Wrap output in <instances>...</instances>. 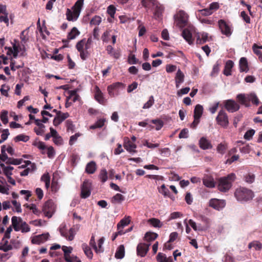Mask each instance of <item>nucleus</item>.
<instances>
[{"instance_id":"1","label":"nucleus","mask_w":262,"mask_h":262,"mask_svg":"<svg viewBox=\"0 0 262 262\" xmlns=\"http://www.w3.org/2000/svg\"><path fill=\"white\" fill-rule=\"evenodd\" d=\"M236 178L234 173H231L227 176L223 177L218 180V189L221 191L226 192L228 191L232 186V183Z\"/></svg>"},{"instance_id":"2","label":"nucleus","mask_w":262,"mask_h":262,"mask_svg":"<svg viewBox=\"0 0 262 262\" xmlns=\"http://www.w3.org/2000/svg\"><path fill=\"white\" fill-rule=\"evenodd\" d=\"M236 99L239 103L245 105L246 107H249L250 106V102H251L255 106H258L260 103V101L254 93L247 94H238L236 96Z\"/></svg>"},{"instance_id":"3","label":"nucleus","mask_w":262,"mask_h":262,"mask_svg":"<svg viewBox=\"0 0 262 262\" xmlns=\"http://www.w3.org/2000/svg\"><path fill=\"white\" fill-rule=\"evenodd\" d=\"M234 196L238 201L247 202L252 200L254 194L251 190L241 187L235 190Z\"/></svg>"},{"instance_id":"4","label":"nucleus","mask_w":262,"mask_h":262,"mask_svg":"<svg viewBox=\"0 0 262 262\" xmlns=\"http://www.w3.org/2000/svg\"><path fill=\"white\" fill-rule=\"evenodd\" d=\"M84 0H77L72 7L73 11L67 9L66 12L67 19L69 21H75L79 16L82 7L83 5Z\"/></svg>"},{"instance_id":"5","label":"nucleus","mask_w":262,"mask_h":262,"mask_svg":"<svg viewBox=\"0 0 262 262\" xmlns=\"http://www.w3.org/2000/svg\"><path fill=\"white\" fill-rule=\"evenodd\" d=\"M188 15L183 10H179L174 16L176 25L181 28L186 26L188 23Z\"/></svg>"},{"instance_id":"6","label":"nucleus","mask_w":262,"mask_h":262,"mask_svg":"<svg viewBox=\"0 0 262 262\" xmlns=\"http://www.w3.org/2000/svg\"><path fill=\"white\" fill-rule=\"evenodd\" d=\"M78 230V227L77 226L75 227V226L71 228L68 232L67 231L66 229V225H64L63 227H60L59 228V232L61 236L64 237L70 241L74 239V236Z\"/></svg>"},{"instance_id":"7","label":"nucleus","mask_w":262,"mask_h":262,"mask_svg":"<svg viewBox=\"0 0 262 262\" xmlns=\"http://www.w3.org/2000/svg\"><path fill=\"white\" fill-rule=\"evenodd\" d=\"M85 38H83L78 41L76 45V48L80 53V58L85 60L89 55L88 50H85Z\"/></svg>"},{"instance_id":"8","label":"nucleus","mask_w":262,"mask_h":262,"mask_svg":"<svg viewBox=\"0 0 262 262\" xmlns=\"http://www.w3.org/2000/svg\"><path fill=\"white\" fill-rule=\"evenodd\" d=\"M217 123L224 128H227L229 125L228 117L226 113L221 110L216 117Z\"/></svg>"},{"instance_id":"9","label":"nucleus","mask_w":262,"mask_h":262,"mask_svg":"<svg viewBox=\"0 0 262 262\" xmlns=\"http://www.w3.org/2000/svg\"><path fill=\"white\" fill-rule=\"evenodd\" d=\"M42 211L46 216L50 218L55 211V205L52 200H49L45 202L42 207Z\"/></svg>"},{"instance_id":"10","label":"nucleus","mask_w":262,"mask_h":262,"mask_svg":"<svg viewBox=\"0 0 262 262\" xmlns=\"http://www.w3.org/2000/svg\"><path fill=\"white\" fill-rule=\"evenodd\" d=\"M91 182L88 180L84 181L81 187V198L82 199H86L89 197L91 193Z\"/></svg>"},{"instance_id":"11","label":"nucleus","mask_w":262,"mask_h":262,"mask_svg":"<svg viewBox=\"0 0 262 262\" xmlns=\"http://www.w3.org/2000/svg\"><path fill=\"white\" fill-rule=\"evenodd\" d=\"M225 108L231 113H234L239 109V105L234 100L228 99L224 102Z\"/></svg>"},{"instance_id":"12","label":"nucleus","mask_w":262,"mask_h":262,"mask_svg":"<svg viewBox=\"0 0 262 262\" xmlns=\"http://www.w3.org/2000/svg\"><path fill=\"white\" fill-rule=\"evenodd\" d=\"M225 201L223 200L211 199L209 201V206L217 210L222 209L225 207Z\"/></svg>"},{"instance_id":"13","label":"nucleus","mask_w":262,"mask_h":262,"mask_svg":"<svg viewBox=\"0 0 262 262\" xmlns=\"http://www.w3.org/2000/svg\"><path fill=\"white\" fill-rule=\"evenodd\" d=\"M218 23L222 33L227 37L230 36L232 34V31L229 25L223 19L219 20Z\"/></svg>"},{"instance_id":"14","label":"nucleus","mask_w":262,"mask_h":262,"mask_svg":"<svg viewBox=\"0 0 262 262\" xmlns=\"http://www.w3.org/2000/svg\"><path fill=\"white\" fill-rule=\"evenodd\" d=\"M150 244L140 243L137 247V254L141 257H144L149 250Z\"/></svg>"},{"instance_id":"15","label":"nucleus","mask_w":262,"mask_h":262,"mask_svg":"<svg viewBox=\"0 0 262 262\" xmlns=\"http://www.w3.org/2000/svg\"><path fill=\"white\" fill-rule=\"evenodd\" d=\"M125 88V84L122 82H115L110 85H108L107 88V90L108 91V94L111 97H114L115 96V94L114 91L117 90H118L120 88L123 89Z\"/></svg>"},{"instance_id":"16","label":"nucleus","mask_w":262,"mask_h":262,"mask_svg":"<svg viewBox=\"0 0 262 262\" xmlns=\"http://www.w3.org/2000/svg\"><path fill=\"white\" fill-rule=\"evenodd\" d=\"M50 235L48 233L36 235L33 237L31 240V243L33 244L39 245L46 241Z\"/></svg>"},{"instance_id":"17","label":"nucleus","mask_w":262,"mask_h":262,"mask_svg":"<svg viewBox=\"0 0 262 262\" xmlns=\"http://www.w3.org/2000/svg\"><path fill=\"white\" fill-rule=\"evenodd\" d=\"M94 97L95 100L100 104L102 105L105 104L106 100L104 99L103 93L98 86H96L95 88Z\"/></svg>"},{"instance_id":"18","label":"nucleus","mask_w":262,"mask_h":262,"mask_svg":"<svg viewBox=\"0 0 262 262\" xmlns=\"http://www.w3.org/2000/svg\"><path fill=\"white\" fill-rule=\"evenodd\" d=\"M35 123L38 127H34V132L37 135L42 136L45 132V125L39 119L35 120Z\"/></svg>"},{"instance_id":"19","label":"nucleus","mask_w":262,"mask_h":262,"mask_svg":"<svg viewBox=\"0 0 262 262\" xmlns=\"http://www.w3.org/2000/svg\"><path fill=\"white\" fill-rule=\"evenodd\" d=\"M199 146L204 150L211 149L212 147L210 141L204 137H202L199 140Z\"/></svg>"},{"instance_id":"20","label":"nucleus","mask_w":262,"mask_h":262,"mask_svg":"<svg viewBox=\"0 0 262 262\" xmlns=\"http://www.w3.org/2000/svg\"><path fill=\"white\" fill-rule=\"evenodd\" d=\"M203 184L209 188H213L215 186L214 179L212 177L205 175L203 179Z\"/></svg>"},{"instance_id":"21","label":"nucleus","mask_w":262,"mask_h":262,"mask_svg":"<svg viewBox=\"0 0 262 262\" xmlns=\"http://www.w3.org/2000/svg\"><path fill=\"white\" fill-rule=\"evenodd\" d=\"M22 221L23 220L20 217H17L16 216H12L11 219L12 226L15 231L20 230L19 226Z\"/></svg>"},{"instance_id":"22","label":"nucleus","mask_w":262,"mask_h":262,"mask_svg":"<svg viewBox=\"0 0 262 262\" xmlns=\"http://www.w3.org/2000/svg\"><path fill=\"white\" fill-rule=\"evenodd\" d=\"M97 169V165L95 162L92 161L88 163L85 167V171L88 174H93Z\"/></svg>"},{"instance_id":"23","label":"nucleus","mask_w":262,"mask_h":262,"mask_svg":"<svg viewBox=\"0 0 262 262\" xmlns=\"http://www.w3.org/2000/svg\"><path fill=\"white\" fill-rule=\"evenodd\" d=\"M240 72H247L249 71L248 61L246 57H242L239 62Z\"/></svg>"},{"instance_id":"24","label":"nucleus","mask_w":262,"mask_h":262,"mask_svg":"<svg viewBox=\"0 0 262 262\" xmlns=\"http://www.w3.org/2000/svg\"><path fill=\"white\" fill-rule=\"evenodd\" d=\"M234 66V62L231 60H228L227 61L224 70V74L226 76H230L231 75V69L233 68Z\"/></svg>"},{"instance_id":"25","label":"nucleus","mask_w":262,"mask_h":262,"mask_svg":"<svg viewBox=\"0 0 262 262\" xmlns=\"http://www.w3.org/2000/svg\"><path fill=\"white\" fill-rule=\"evenodd\" d=\"M152 7H155V15L158 17L161 16L164 9V7L158 1L156 2V4H155Z\"/></svg>"},{"instance_id":"26","label":"nucleus","mask_w":262,"mask_h":262,"mask_svg":"<svg viewBox=\"0 0 262 262\" xmlns=\"http://www.w3.org/2000/svg\"><path fill=\"white\" fill-rule=\"evenodd\" d=\"M124 147L127 151L129 152H136L135 148L137 147L136 145L130 140L125 142Z\"/></svg>"},{"instance_id":"27","label":"nucleus","mask_w":262,"mask_h":262,"mask_svg":"<svg viewBox=\"0 0 262 262\" xmlns=\"http://www.w3.org/2000/svg\"><path fill=\"white\" fill-rule=\"evenodd\" d=\"M184 75L180 69H179L176 73L175 77L176 86L178 88L180 84L184 81Z\"/></svg>"},{"instance_id":"28","label":"nucleus","mask_w":262,"mask_h":262,"mask_svg":"<svg viewBox=\"0 0 262 262\" xmlns=\"http://www.w3.org/2000/svg\"><path fill=\"white\" fill-rule=\"evenodd\" d=\"M182 35L189 44H191L193 42L192 33L188 29H185L183 30Z\"/></svg>"},{"instance_id":"29","label":"nucleus","mask_w":262,"mask_h":262,"mask_svg":"<svg viewBox=\"0 0 262 262\" xmlns=\"http://www.w3.org/2000/svg\"><path fill=\"white\" fill-rule=\"evenodd\" d=\"M62 250L64 252L63 257L66 261H70L69 259V257L70 256V254L72 253L73 248L72 247H67L63 246Z\"/></svg>"},{"instance_id":"30","label":"nucleus","mask_w":262,"mask_h":262,"mask_svg":"<svg viewBox=\"0 0 262 262\" xmlns=\"http://www.w3.org/2000/svg\"><path fill=\"white\" fill-rule=\"evenodd\" d=\"M125 248L123 245H120L117 248L115 253V257L118 259H122L124 256Z\"/></svg>"},{"instance_id":"31","label":"nucleus","mask_w":262,"mask_h":262,"mask_svg":"<svg viewBox=\"0 0 262 262\" xmlns=\"http://www.w3.org/2000/svg\"><path fill=\"white\" fill-rule=\"evenodd\" d=\"M82 248L84 251V254L88 257V258L90 259H92L93 254L90 247H89L86 244H83L82 245Z\"/></svg>"},{"instance_id":"32","label":"nucleus","mask_w":262,"mask_h":262,"mask_svg":"<svg viewBox=\"0 0 262 262\" xmlns=\"http://www.w3.org/2000/svg\"><path fill=\"white\" fill-rule=\"evenodd\" d=\"M157 1V0H141V3L142 6L148 10L156 4Z\"/></svg>"},{"instance_id":"33","label":"nucleus","mask_w":262,"mask_h":262,"mask_svg":"<svg viewBox=\"0 0 262 262\" xmlns=\"http://www.w3.org/2000/svg\"><path fill=\"white\" fill-rule=\"evenodd\" d=\"M203 111V107L200 104H197L194 110V118H198L200 119L201 117Z\"/></svg>"},{"instance_id":"34","label":"nucleus","mask_w":262,"mask_h":262,"mask_svg":"<svg viewBox=\"0 0 262 262\" xmlns=\"http://www.w3.org/2000/svg\"><path fill=\"white\" fill-rule=\"evenodd\" d=\"M125 200V197L120 193H117L111 200V202L114 204H120Z\"/></svg>"},{"instance_id":"35","label":"nucleus","mask_w":262,"mask_h":262,"mask_svg":"<svg viewBox=\"0 0 262 262\" xmlns=\"http://www.w3.org/2000/svg\"><path fill=\"white\" fill-rule=\"evenodd\" d=\"M130 222V217L128 216L122 219L117 225L118 230L121 228H123L124 226L128 225Z\"/></svg>"},{"instance_id":"36","label":"nucleus","mask_w":262,"mask_h":262,"mask_svg":"<svg viewBox=\"0 0 262 262\" xmlns=\"http://www.w3.org/2000/svg\"><path fill=\"white\" fill-rule=\"evenodd\" d=\"M158 236L157 233L151 232H147L145 233L144 238L147 242H151L156 239Z\"/></svg>"},{"instance_id":"37","label":"nucleus","mask_w":262,"mask_h":262,"mask_svg":"<svg viewBox=\"0 0 262 262\" xmlns=\"http://www.w3.org/2000/svg\"><path fill=\"white\" fill-rule=\"evenodd\" d=\"M147 222L154 227L160 228L162 226V223L160 221L156 218H151L148 220Z\"/></svg>"},{"instance_id":"38","label":"nucleus","mask_w":262,"mask_h":262,"mask_svg":"<svg viewBox=\"0 0 262 262\" xmlns=\"http://www.w3.org/2000/svg\"><path fill=\"white\" fill-rule=\"evenodd\" d=\"M80 34V32L78 30L77 28L73 27L71 31L68 35V39L71 40L74 39L77 36Z\"/></svg>"},{"instance_id":"39","label":"nucleus","mask_w":262,"mask_h":262,"mask_svg":"<svg viewBox=\"0 0 262 262\" xmlns=\"http://www.w3.org/2000/svg\"><path fill=\"white\" fill-rule=\"evenodd\" d=\"M253 247L255 250L259 251L262 249V244L258 241H253L248 245V248L251 249Z\"/></svg>"},{"instance_id":"40","label":"nucleus","mask_w":262,"mask_h":262,"mask_svg":"<svg viewBox=\"0 0 262 262\" xmlns=\"http://www.w3.org/2000/svg\"><path fill=\"white\" fill-rule=\"evenodd\" d=\"M107 174V171L105 169H102L100 170L99 174V178L102 183H104L107 181L108 178Z\"/></svg>"},{"instance_id":"41","label":"nucleus","mask_w":262,"mask_h":262,"mask_svg":"<svg viewBox=\"0 0 262 262\" xmlns=\"http://www.w3.org/2000/svg\"><path fill=\"white\" fill-rule=\"evenodd\" d=\"M69 96L68 99H72L73 102H76L79 98V96L77 94V90H72L69 91Z\"/></svg>"},{"instance_id":"42","label":"nucleus","mask_w":262,"mask_h":262,"mask_svg":"<svg viewBox=\"0 0 262 262\" xmlns=\"http://www.w3.org/2000/svg\"><path fill=\"white\" fill-rule=\"evenodd\" d=\"M159 192L162 194L164 196H168L172 199L170 195V192L168 189L166 187L165 184H163L161 187L159 188Z\"/></svg>"},{"instance_id":"43","label":"nucleus","mask_w":262,"mask_h":262,"mask_svg":"<svg viewBox=\"0 0 262 262\" xmlns=\"http://www.w3.org/2000/svg\"><path fill=\"white\" fill-rule=\"evenodd\" d=\"M105 122V119H100L98 120L95 124L90 126V129H94L97 128H101Z\"/></svg>"},{"instance_id":"44","label":"nucleus","mask_w":262,"mask_h":262,"mask_svg":"<svg viewBox=\"0 0 262 262\" xmlns=\"http://www.w3.org/2000/svg\"><path fill=\"white\" fill-rule=\"evenodd\" d=\"M245 181L249 184H251L255 180V175L252 173H248L244 176Z\"/></svg>"},{"instance_id":"45","label":"nucleus","mask_w":262,"mask_h":262,"mask_svg":"<svg viewBox=\"0 0 262 262\" xmlns=\"http://www.w3.org/2000/svg\"><path fill=\"white\" fill-rule=\"evenodd\" d=\"M30 138L28 136L20 134L17 135L14 138V140L15 142H17L19 141H23L24 142H27L29 140Z\"/></svg>"},{"instance_id":"46","label":"nucleus","mask_w":262,"mask_h":262,"mask_svg":"<svg viewBox=\"0 0 262 262\" xmlns=\"http://www.w3.org/2000/svg\"><path fill=\"white\" fill-rule=\"evenodd\" d=\"M106 12L111 18H114L115 14L116 12V8L113 5H110L107 7Z\"/></svg>"},{"instance_id":"47","label":"nucleus","mask_w":262,"mask_h":262,"mask_svg":"<svg viewBox=\"0 0 262 262\" xmlns=\"http://www.w3.org/2000/svg\"><path fill=\"white\" fill-rule=\"evenodd\" d=\"M23 159H14L9 158L8 161H6L7 164H13V165H19L20 164L23 162Z\"/></svg>"},{"instance_id":"48","label":"nucleus","mask_w":262,"mask_h":262,"mask_svg":"<svg viewBox=\"0 0 262 262\" xmlns=\"http://www.w3.org/2000/svg\"><path fill=\"white\" fill-rule=\"evenodd\" d=\"M151 122L156 125V129L157 130H160L164 125L163 121L160 119H153L151 120Z\"/></svg>"},{"instance_id":"49","label":"nucleus","mask_w":262,"mask_h":262,"mask_svg":"<svg viewBox=\"0 0 262 262\" xmlns=\"http://www.w3.org/2000/svg\"><path fill=\"white\" fill-rule=\"evenodd\" d=\"M33 145L36 146L39 149L42 150V154H45V152L43 151V150L47 148V147H46L45 144L43 142H42V141L35 142L34 143H33Z\"/></svg>"},{"instance_id":"50","label":"nucleus","mask_w":262,"mask_h":262,"mask_svg":"<svg viewBox=\"0 0 262 262\" xmlns=\"http://www.w3.org/2000/svg\"><path fill=\"white\" fill-rule=\"evenodd\" d=\"M155 103V100L153 96H151L149 98L148 101L146 102L143 106V109H147L150 108Z\"/></svg>"},{"instance_id":"51","label":"nucleus","mask_w":262,"mask_h":262,"mask_svg":"<svg viewBox=\"0 0 262 262\" xmlns=\"http://www.w3.org/2000/svg\"><path fill=\"white\" fill-rule=\"evenodd\" d=\"M20 230H21V232H28L30 230V228L29 225L25 222L22 221L21 223L19 226Z\"/></svg>"},{"instance_id":"52","label":"nucleus","mask_w":262,"mask_h":262,"mask_svg":"<svg viewBox=\"0 0 262 262\" xmlns=\"http://www.w3.org/2000/svg\"><path fill=\"white\" fill-rule=\"evenodd\" d=\"M9 90V86L8 85H6L5 84H4L1 86L0 91L1 92L2 95L6 97H8V91Z\"/></svg>"},{"instance_id":"53","label":"nucleus","mask_w":262,"mask_h":262,"mask_svg":"<svg viewBox=\"0 0 262 262\" xmlns=\"http://www.w3.org/2000/svg\"><path fill=\"white\" fill-rule=\"evenodd\" d=\"M101 22V18L98 15H95L90 21V24L92 25H99Z\"/></svg>"},{"instance_id":"54","label":"nucleus","mask_w":262,"mask_h":262,"mask_svg":"<svg viewBox=\"0 0 262 262\" xmlns=\"http://www.w3.org/2000/svg\"><path fill=\"white\" fill-rule=\"evenodd\" d=\"M1 119L4 124H6L8 122V112L3 111L0 116Z\"/></svg>"},{"instance_id":"55","label":"nucleus","mask_w":262,"mask_h":262,"mask_svg":"<svg viewBox=\"0 0 262 262\" xmlns=\"http://www.w3.org/2000/svg\"><path fill=\"white\" fill-rule=\"evenodd\" d=\"M188 223L189 225L193 228V229L195 231L199 230L202 231L203 230V228L201 226H197L196 223L191 219H190L188 221Z\"/></svg>"},{"instance_id":"56","label":"nucleus","mask_w":262,"mask_h":262,"mask_svg":"<svg viewBox=\"0 0 262 262\" xmlns=\"http://www.w3.org/2000/svg\"><path fill=\"white\" fill-rule=\"evenodd\" d=\"M8 241H6L5 244L0 245V250H2L4 252H7L13 249V247L11 245H7Z\"/></svg>"},{"instance_id":"57","label":"nucleus","mask_w":262,"mask_h":262,"mask_svg":"<svg viewBox=\"0 0 262 262\" xmlns=\"http://www.w3.org/2000/svg\"><path fill=\"white\" fill-rule=\"evenodd\" d=\"M111 30H106L102 35L101 39L103 42H107L110 40Z\"/></svg>"},{"instance_id":"58","label":"nucleus","mask_w":262,"mask_h":262,"mask_svg":"<svg viewBox=\"0 0 262 262\" xmlns=\"http://www.w3.org/2000/svg\"><path fill=\"white\" fill-rule=\"evenodd\" d=\"M59 186L58 182L56 181L53 180L51 186V191L53 192L56 193L59 190Z\"/></svg>"},{"instance_id":"59","label":"nucleus","mask_w":262,"mask_h":262,"mask_svg":"<svg viewBox=\"0 0 262 262\" xmlns=\"http://www.w3.org/2000/svg\"><path fill=\"white\" fill-rule=\"evenodd\" d=\"M66 123L67 131L73 132L74 130V125L73 124V122L71 120H68L66 121Z\"/></svg>"},{"instance_id":"60","label":"nucleus","mask_w":262,"mask_h":262,"mask_svg":"<svg viewBox=\"0 0 262 262\" xmlns=\"http://www.w3.org/2000/svg\"><path fill=\"white\" fill-rule=\"evenodd\" d=\"M182 216L183 214L180 212H173L170 214L169 220H172L178 218H180Z\"/></svg>"},{"instance_id":"61","label":"nucleus","mask_w":262,"mask_h":262,"mask_svg":"<svg viewBox=\"0 0 262 262\" xmlns=\"http://www.w3.org/2000/svg\"><path fill=\"white\" fill-rule=\"evenodd\" d=\"M241 17L243 18V19L247 24H250L251 23V19L250 17L246 14V12L243 11L241 12Z\"/></svg>"},{"instance_id":"62","label":"nucleus","mask_w":262,"mask_h":262,"mask_svg":"<svg viewBox=\"0 0 262 262\" xmlns=\"http://www.w3.org/2000/svg\"><path fill=\"white\" fill-rule=\"evenodd\" d=\"M14 169V168L12 166H7V167H5V169H4V173L7 176V177H11L12 174V170Z\"/></svg>"},{"instance_id":"63","label":"nucleus","mask_w":262,"mask_h":262,"mask_svg":"<svg viewBox=\"0 0 262 262\" xmlns=\"http://www.w3.org/2000/svg\"><path fill=\"white\" fill-rule=\"evenodd\" d=\"M255 130L254 129H250L246 132L244 135V138L246 140H250L254 135Z\"/></svg>"},{"instance_id":"64","label":"nucleus","mask_w":262,"mask_h":262,"mask_svg":"<svg viewBox=\"0 0 262 262\" xmlns=\"http://www.w3.org/2000/svg\"><path fill=\"white\" fill-rule=\"evenodd\" d=\"M46 149H47V154L48 155V157L49 158H53L55 153L54 148L52 146H50L49 147L47 148Z\"/></svg>"}]
</instances>
